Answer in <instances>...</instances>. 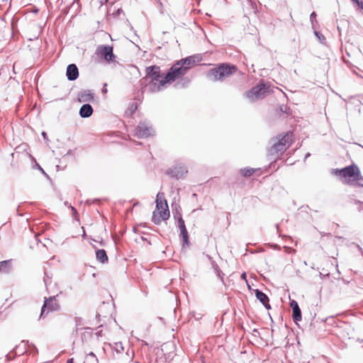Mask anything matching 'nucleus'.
I'll list each match as a JSON object with an SVG mask.
<instances>
[{
  "mask_svg": "<svg viewBox=\"0 0 363 363\" xmlns=\"http://www.w3.org/2000/svg\"><path fill=\"white\" fill-rule=\"evenodd\" d=\"M150 79V90L152 92L159 91L167 83L164 82V77L160 72V68L154 65L146 68V79Z\"/></svg>",
  "mask_w": 363,
  "mask_h": 363,
  "instance_id": "nucleus-1",
  "label": "nucleus"
},
{
  "mask_svg": "<svg viewBox=\"0 0 363 363\" xmlns=\"http://www.w3.org/2000/svg\"><path fill=\"white\" fill-rule=\"evenodd\" d=\"M237 69L235 65L223 63L216 68L211 69L207 73V77L213 81H221L234 74Z\"/></svg>",
  "mask_w": 363,
  "mask_h": 363,
  "instance_id": "nucleus-2",
  "label": "nucleus"
},
{
  "mask_svg": "<svg viewBox=\"0 0 363 363\" xmlns=\"http://www.w3.org/2000/svg\"><path fill=\"white\" fill-rule=\"evenodd\" d=\"M293 134L291 133H287L282 137L280 135L272 138V140L274 142L272 146L269 150V154L272 156L278 154L279 152L285 151L288 147H290L293 142Z\"/></svg>",
  "mask_w": 363,
  "mask_h": 363,
  "instance_id": "nucleus-3",
  "label": "nucleus"
},
{
  "mask_svg": "<svg viewBox=\"0 0 363 363\" xmlns=\"http://www.w3.org/2000/svg\"><path fill=\"white\" fill-rule=\"evenodd\" d=\"M332 173L342 178H353V180H356L359 186H363V177L355 164H351L342 169H334Z\"/></svg>",
  "mask_w": 363,
  "mask_h": 363,
  "instance_id": "nucleus-4",
  "label": "nucleus"
},
{
  "mask_svg": "<svg viewBox=\"0 0 363 363\" xmlns=\"http://www.w3.org/2000/svg\"><path fill=\"white\" fill-rule=\"evenodd\" d=\"M269 86L264 83H259L245 93L246 97L251 101L264 98L269 93Z\"/></svg>",
  "mask_w": 363,
  "mask_h": 363,
  "instance_id": "nucleus-5",
  "label": "nucleus"
},
{
  "mask_svg": "<svg viewBox=\"0 0 363 363\" xmlns=\"http://www.w3.org/2000/svg\"><path fill=\"white\" fill-rule=\"evenodd\" d=\"M187 72L188 71L179 60L170 67L164 77V82L170 83L174 82L176 79L185 75Z\"/></svg>",
  "mask_w": 363,
  "mask_h": 363,
  "instance_id": "nucleus-6",
  "label": "nucleus"
},
{
  "mask_svg": "<svg viewBox=\"0 0 363 363\" xmlns=\"http://www.w3.org/2000/svg\"><path fill=\"white\" fill-rule=\"evenodd\" d=\"M135 136L138 138H146L154 135L155 130L148 121H140L134 130Z\"/></svg>",
  "mask_w": 363,
  "mask_h": 363,
  "instance_id": "nucleus-7",
  "label": "nucleus"
},
{
  "mask_svg": "<svg viewBox=\"0 0 363 363\" xmlns=\"http://www.w3.org/2000/svg\"><path fill=\"white\" fill-rule=\"evenodd\" d=\"M156 208L160 211V214L163 220H167L169 218V211L166 199H164L163 193L159 192L156 198Z\"/></svg>",
  "mask_w": 363,
  "mask_h": 363,
  "instance_id": "nucleus-8",
  "label": "nucleus"
},
{
  "mask_svg": "<svg viewBox=\"0 0 363 363\" xmlns=\"http://www.w3.org/2000/svg\"><path fill=\"white\" fill-rule=\"evenodd\" d=\"M96 54L101 55L107 62L116 61V56L113 54V46L108 45H99L96 50Z\"/></svg>",
  "mask_w": 363,
  "mask_h": 363,
  "instance_id": "nucleus-9",
  "label": "nucleus"
},
{
  "mask_svg": "<svg viewBox=\"0 0 363 363\" xmlns=\"http://www.w3.org/2000/svg\"><path fill=\"white\" fill-rule=\"evenodd\" d=\"M46 308H48V313L50 311H57L60 310V306L57 301L55 296H50L48 298H45L44 304L41 308L40 318L43 316Z\"/></svg>",
  "mask_w": 363,
  "mask_h": 363,
  "instance_id": "nucleus-10",
  "label": "nucleus"
},
{
  "mask_svg": "<svg viewBox=\"0 0 363 363\" xmlns=\"http://www.w3.org/2000/svg\"><path fill=\"white\" fill-rule=\"evenodd\" d=\"M187 172L186 167L182 164H176L166 171L167 175L177 179L183 178Z\"/></svg>",
  "mask_w": 363,
  "mask_h": 363,
  "instance_id": "nucleus-11",
  "label": "nucleus"
},
{
  "mask_svg": "<svg viewBox=\"0 0 363 363\" xmlns=\"http://www.w3.org/2000/svg\"><path fill=\"white\" fill-rule=\"evenodd\" d=\"M202 60L199 55H194L179 60V62L184 66L185 69L189 71L191 68L195 67Z\"/></svg>",
  "mask_w": 363,
  "mask_h": 363,
  "instance_id": "nucleus-12",
  "label": "nucleus"
},
{
  "mask_svg": "<svg viewBox=\"0 0 363 363\" xmlns=\"http://www.w3.org/2000/svg\"><path fill=\"white\" fill-rule=\"evenodd\" d=\"M66 76L69 81H74L79 77V69L75 64H70L67 66Z\"/></svg>",
  "mask_w": 363,
  "mask_h": 363,
  "instance_id": "nucleus-13",
  "label": "nucleus"
},
{
  "mask_svg": "<svg viewBox=\"0 0 363 363\" xmlns=\"http://www.w3.org/2000/svg\"><path fill=\"white\" fill-rule=\"evenodd\" d=\"M255 295L256 298L262 303V305L264 306L266 309H271L269 299L267 294H265L259 289H255Z\"/></svg>",
  "mask_w": 363,
  "mask_h": 363,
  "instance_id": "nucleus-14",
  "label": "nucleus"
},
{
  "mask_svg": "<svg viewBox=\"0 0 363 363\" xmlns=\"http://www.w3.org/2000/svg\"><path fill=\"white\" fill-rule=\"evenodd\" d=\"M94 99V94L90 90H85L78 94V100L81 103L90 102Z\"/></svg>",
  "mask_w": 363,
  "mask_h": 363,
  "instance_id": "nucleus-15",
  "label": "nucleus"
},
{
  "mask_svg": "<svg viewBox=\"0 0 363 363\" xmlns=\"http://www.w3.org/2000/svg\"><path fill=\"white\" fill-rule=\"evenodd\" d=\"M93 108L89 104L82 105L79 109V116L86 118L90 117L93 113Z\"/></svg>",
  "mask_w": 363,
  "mask_h": 363,
  "instance_id": "nucleus-16",
  "label": "nucleus"
},
{
  "mask_svg": "<svg viewBox=\"0 0 363 363\" xmlns=\"http://www.w3.org/2000/svg\"><path fill=\"white\" fill-rule=\"evenodd\" d=\"M30 347L28 341L23 340L21 345L16 346L13 352L15 355H21L26 352L28 347Z\"/></svg>",
  "mask_w": 363,
  "mask_h": 363,
  "instance_id": "nucleus-17",
  "label": "nucleus"
},
{
  "mask_svg": "<svg viewBox=\"0 0 363 363\" xmlns=\"http://www.w3.org/2000/svg\"><path fill=\"white\" fill-rule=\"evenodd\" d=\"M11 269V259L0 262V273L8 274Z\"/></svg>",
  "mask_w": 363,
  "mask_h": 363,
  "instance_id": "nucleus-18",
  "label": "nucleus"
},
{
  "mask_svg": "<svg viewBox=\"0 0 363 363\" xmlns=\"http://www.w3.org/2000/svg\"><path fill=\"white\" fill-rule=\"evenodd\" d=\"M96 257L99 262L103 264L108 262V260L106 252L104 249L98 250L96 252Z\"/></svg>",
  "mask_w": 363,
  "mask_h": 363,
  "instance_id": "nucleus-19",
  "label": "nucleus"
},
{
  "mask_svg": "<svg viewBox=\"0 0 363 363\" xmlns=\"http://www.w3.org/2000/svg\"><path fill=\"white\" fill-rule=\"evenodd\" d=\"M180 236L183 239V247L189 245V234L186 228L180 230Z\"/></svg>",
  "mask_w": 363,
  "mask_h": 363,
  "instance_id": "nucleus-20",
  "label": "nucleus"
},
{
  "mask_svg": "<svg viewBox=\"0 0 363 363\" xmlns=\"http://www.w3.org/2000/svg\"><path fill=\"white\" fill-rule=\"evenodd\" d=\"M293 311V314H292V318H293V320L295 322V323H297L298 321H301V309L300 308H295Z\"/></svg>",
  "mask_w": 363,
  "mask_h": 363,
  "instance_id": "nucleus-21",
  "label": "nucleus"
},
{
  "mask_svg": "<svg viewBox=\"0 0 363 363\" xmlns=\"http://www.w3.org/2000/svg\"><path fill=\"white\" fill-rule=\"evenodd\" d=\"M255 172L256 169L254 168H243L240 169V174L245 177L252 176Z\"/></svg>",
  "mask_w": 363,
  "mask_h": 363,
  "instance_id": "nucleus-22",
  "label": "nucleus"
},
{
  "mask_svg": "<svg viewBox=\"0 0 363 363\" xmlns=\"http://www.w3.org/2000/svg\"><path fill=\"white\" fill-rule=\"evenodd\" d=\"M85 360L88 363H99V359L93 352L86 355Z\"/></svg>",
  "mask_w": 363,
  "mask_h": 363,
  "instance_id": "nucleus-23",
  "label": "nucleus"
},
{
  "mask_svg": "<svg viewBox=\"0 0 363 363\" xmlns=\"http://www.w3.org/2000/svg\"><path fill=\"white\" fill-rule=\"evenodd\" d=\"M212 266H213V270L216 273L217 276L220 279V280L222 281H223L224 274L221 272L218 265L214 261H213Z\"/></svg>",
  "mask_w": 363,
  "mask_h": 363,
  "instance_id": "nucleus-24",
  "label": "nucleus"
},
{
  "mask_svg": "<svg viewBox=\"0 0 363 363\" xmlns=\"http://www.w3.org/2000/svg\"><path fill=\"white\" fill-rule=\"evenodd\" d=\"M315 35L318 38L319 42L322 44H325L326 39L325 36L318 31L314 32Z\"/></svg>",
  "mask_w": 363,
  "mask_h": 363,
  "instance_id": "nucleus-25",
  "label": "nucleus"
},
{
  "mask_svg": "<svg viewBox=\"0 0 363 363\" xmlns=\"http://www.w3.org/2000/svg\"><path fill=\"white\" fill-rule=\"evenodd\" d=\"M177 226L178 228L181 230V229H184V228H186V225H185V223H184V220H183V218H182V216L181 214L179 213V218H178V223H177Z\"/></svg>",
  "mask_w": 363,
  "mask_h": 363,
  "instance_id": "nucleus-26",
  "label": "nucleus"
},
{
  "mask_svg": "<svg viewBox=\"0 0 363 363\" xmlns=\"http://www.w3.org/2000/svg\"><path fill=\"white\" fill-rule=\"evenodd\" d=\"M113 348L118 353H121L123 351V346L121 342H116Z\"/></svg>",
  "mask_w": 363,
  "mask_h": 363,
  "instance_id": "nucleus-27",
  "label": "nucleus"
},
{
  "mask_svg": "<svg viewBox=\"0 0 363 363\" xmlns=\"http://www.w3.org/2000/svg\"><path fill=\"white\" fill-rule=\"evenodd\" d=\"M162 220V218L161 216L160 217H158L155 214V212L153 213L152 221L154 222V223L157 225V224L160 223Z\"/></svg>",
  "mask_w": 363,
  "mask_h": 363,
  "instance_id": "nucleus-28",
  "label": "nucleus"
},
{
  "mask_svg": "<svg viewBox=\"0 0 363 363\" xmlns=\"http://www.w3.org/2000/svg\"><path fill=\"white\" fill-rule=\"evenodd\" d=\"M189 82H190L189 79V78H187V77H185V78L182 79L181 80V82H179L177 84V85H179V84H180V83H182V86H186V85L189 84Z\"/></svg>",
  "mask_w": 363,
  "mask_h": 363,
  "instance_id": "nucleus-29",
  "label": "nucleus"
},
{
  "mask_svg": "<svg viewBox=\"0 0 363 363\" xmlns=\"http://www.w3.org/2000/svg\"><path fill=\"white\" fill-rule=\"evenodd\" d=\"M310 19H311V23H312L313 26L314 25V23H317V21H316V13H315V11L311 13V14L310 16Z\"/></svg>",
  "mask_w": 363,
  "mask_h": 363,
  "instance_id": "nucleus-30",
  "label": "nucleus"
},
{
  "mask_svg": "<svg viewBox=\"0 0 363 363\" xmlns=\"http://www.w3.org/2000/svg\"><path fill=\"white\" fill-rule=\"evenodd\" d=\"M130 111V113H133L135 110L137 109V104L135 103H132L130 105V107L128 108Z\"/></svg>",
  "mask_w": 363,
  "mask_h": 363,
  "instance_id": "nucleus-31",
  "label": "nucleus"
},
{
  "mask_svg": "<svg viewBox=\"0 0 363 363\" xmlns=\"http://www.w3.org/2000/svg\"><path fill=\"white\" fill-rule=\"evenodd\" d=\"M290 306L292 308V310L298 308V304L295 300H292L290 303Z\"/></svg>",
  "mask_w": 363,
  "mask_h": 363,
  "instance_id": "nucleus-32",
  "label": "nucleus"
},
{
  "mask_svg": "<svg viewBox=\"0 0 363 363\" xmlns=\"http://www.w3.org/2000/svg\"><path fill=\"white\" fill-rule=\"evenodd\" d=\"M30 347H31V353H33V354H36L38 353V349L34 345H30L29 348Z\"/></svg>",
  "mask_w": 363,
  "mask_h": 363,
  "instance_id": "nucleus-33",
  "label": "nucleus"
},
{
  "mask_svg": "<svg viewBox=\"0 0 363 363\" xmlns=\"http://www.w3.org/2000/svg\"><path fill=\"white\" fill-rule=\"evenodd\" d=\"M46 278H44V282L46 288L48 289V284L51 283L50 279L48 277V276L45 274Z\"/></svg>",
  "mask_w": 363,
  "mask_h": 363,
  "instance_id": "nucleus-34",
  "label": "nucleus"
},
{
  "mask_svg": "<svg viewBox=\"0 0 363 363\" xmlns=\"http://www.w3.org/2000/svg\"><path fill=\"white\" fill-rule=\"evenodd\" d=\"M13 352V351L9 354H6V359L7 361H11L12 360L14 357L16 356L15 354L13 355L11 354V353Z\"/></svg>",
  "mask_w": 363,
  "mask_h": 363,
  "instance_id": "nucleus-35",
  "label": "nucleus"
},
{
  "mask_svg": "<svg viewBox=\"0 0 363 363\" xmlns=\"http://www.w3.org/2000/svg\"><path fill=\"white\" fill-rule=\"evenodd\" d=\"M203 316V314L201 313H196L195 312H194V314H193V317L196 319V320H199L202 318Z\"/></svg>",
  "mask_w": 363,
  "mask_h": 363,
  "instance_id": "nucleus-36",
  "label": "nucleus"
},
{
  "mask_svg": "<svg viewBox=\"0 0 363 363\" xmlns=\"http://www.w3.org/2000/svg\"><path fill=\"white\" fill-rule=\"evenodd\" d=\"M121 13H123V9L119 8L113 13V15L115 16H118Z\"/></svg>",
  "mask_w": 363,
  "mask_h": 363,
  "instance_id": "nucleus-37",
  "label": "nucleus"
},
{
  "mask_svg": "<svg viewBox=\"0 0 363 363\" xmlns=\"http://www.w3.org/2000/svg\"><path fill=\"white\" fill-rule=\"evenodd\" d=\"M354 3L357 4L360 9H363V1H362L358 0L357 2H354Z\"/></svg>",
  "mask_w": 363,
  "mask_h": 363,
  "instance_id": "nucleus-38",
  "label": "nucleus"
},
{
  "mask_svg": "<svg viewBox=\"0 0 363 363\" xmlns=\"http://www.w3.org/2000/svg\"><path fill=\"white\" fill-rule=\"evenodd\" d=\"M99 201V200H98V199H94L91 202L90 201V200H88L87 203L91 204V203H98Z\"/></svg>",
  "mask_w": 363,
  "mask_h": 363,
  "instance_id": "nucleus-39",
  "label": "nucleus"
},
{
  "mask_svg": "<svg viewBox=\"0 0 363 363\" xmlns=\"http://www.w3.org/2000/svg\"><path fill=\"white\" fill-rule=\"evenodd\" d=\"M252 333H253L254 335H257L259 334V333L257 329H254L253 331H252Z\"/></svg>",
  "mask_w": 363,
  "mask_h": 363,
  "instance_id": "nucleus-40",
  "label": "nucleus"
},
{
  "mask_svg": "<svg viewBox=\"0 0 363 363\" xmlns=\"http://www.w3.org/2000/svg\"><path fill=\"white\" fill-rule=\"evenodd\" d=\"M246 277H247V276H246V274L245 272L241 274V278L242 279L246 280Z\"/></svg>",
  "mask_w": 363,
  "mask_h": 363,
  "instance_id": "nucleus-41",
  "label": "nucleus"
},
{
  "mask_svg": "<svg viewBox=\"0 0 363 363\" xmlns=\"http://www.w3.org/2000/svg\"><path fill=\"white\" fill-rule=\"evenodd\" d=\"M67 363H74L73 358L68 359Z\"/></svg>",
  "mask_w": 363,
  "mask_h": 363,
  "instance_id": "nucleus-42",
  "label": "nucleus"
},
{
  "mask_svg": "<svg viewBox=\"0 0 363 363\" xmlns=\"http://www.w3.org/2000/svg\"><path fill=\"white\" fill-rule=\"evenodd\" d=\"M79 320H80V318H76V323H77V325H79Z\"/></svg>",
  "mask_w": 363,
  "mask_h": 363,
  "instance_id": "nucleus-43",
  "label": "nucleus"
},
{
  "mask_svg": "<svg viewBox=\"0 0 363 363\" xmlns=\"http://www.w3.org/2000/svg\"><path fill=\"white\" fill-rule=\"evenodd\" d=\"M79 320H80V318H76V323H77V325H79Z\"/></svg>",
  "mask_w": 363,
  "mask_h": 363,
  "instance_id": "nucleus-44",
  "label": "nucleus"
},
{
  "mask_svg": "<svg viewBox=\"0 0 363 363\" xmlns=\"http://www.w3.org/2000/svg\"><path fill=\"white\" fill-rule=\"evenodd\" d=\"M42 135H43V137L45 139V138H46V137H47V134H46V133H45V132H43V133H42Z\"/></svg>",
  "mask_w": 363,
  "mask_h": 363,
  "instance_id": "nucleus-45",
  "label": "nucleus"
},
{
  "mask_svg": "<svg viewBox=\"0 0 363 363\" xmlns=\"http://www.w3.org/2000/svg\"><path fill=\"white\" fill-rule=\"evenodd\" d=\"M357 247H358L359 251L361 252L362 255H363V250H362V247L359 245H357Z\"/></svg>",
  "mask_w": 363,
  "mask_h": 363,
  "instance_id": "nucleus-46",
  "label": "nucleus"
},
{
  "mask_svg": "<svg viewBox=\"0 0 363 363\" xmlns=\"http://www.w3.org/2000/svg\"><path fill=\"white\" fill-rule=\"evenodd\" d=\"M311 155V154L309 152H308L306 156H305V160L307 159L309 156Z\"/></svg>",
  "mask_w": 363,
  "mask_h": 363,
  "instance_id": "nucleus-47",
  "label": "nucleus"
},
{
  "mask_svg": "<svg viewBox=\"0 0 363 363\" xmlns=\"http://www.w3.org/2000/svg\"><path fill=\"white\" fill-rule=\"evenodd\" d=\"M72 209L74 213H77V210L74 207H72Z\"/></svg>",
  "mask_w": 363,
  "mask_h": 363,
  "instance_id": "nucleus-48",
  "label": "nucleus"
},
{
  "mask_svg": "<svg viewBox=\"0 0 363 363\" xmlns=\"http://www.w3.org/2000/svg\"><path fill=\"white\" fill-rule=\"evenodd\" d=\"M102 91H103L104 93H106V92L107 91V90H106V89L105 87H104V89H103Z\"/></svg>",
  "mask_w": 363,
  "mask_h": 363,
  "instance_id": "nucleus-49",
  "label": "nucleus"
},
{
  "mask_svg": "<svg viewBox=\"0 0 363 363\" xmlns=\"http://www.w3.org/2000/svg\"><path fill=\"white\" fill-rule=\"evenodd\" d=\"M37 166H38V169H40V170L41 171V169H42V168L40 167V166L39 164H37Z\"/></svg>",
  "mask_w": 363,
  "mask_h": 363,
  "instance_id": "nucleus-50",
  "label": "nucleus"
},
{
  "mask_svg": "<svg viewBox=\"0 0 363 363\" xmlns=\"http://www.w3.org/2000/svg\"><path fill=\"white\" fill-rule=\"evenodd\" d=\"M41 172L42 173H43L44 174H46L45 172H44V170L43 169H41Z\"/></svg>",
  "mask_w": 363,
  "mask_h": 363,
  "instance_id": "nucleus-51",
  "label": "nucleus"
},
{
  "mask_svg": "<svg viewBox=\"0 0 363 363\" xmlns=\"http://www.w3.org/2000/svg\"><path fill=\"white\" fill-rule=\"evenodd\" d=\"M276 228H277V230H279V224H277V225H276Z\"/></svg>",
  "mask_w": 363,
  "mask_h": 363,
  "instance_id": "nucleus-52",
  "label": "nucleus"
},
{
  "mask_svg": "<svg viewBox=\"0 0 363 363\" xmlns=\"http://www.w3.org/2000/svg\"><path fill=\"white\" fill-rule=\"evenodd\" d=\"M104 3V1H101V4L103 5Z\"/></svg>",
  "mask_w": 363,
  "mask_h": 363,
  "instance_id": "nucleus-53",
  "label": "nucleus"
},
{
  "mask_svg": "<svg viewBox=\"0 0 363 363\" xmlns=\"http://www.w3.org/2000/svg\"><path fill=\"white\" fill-rule=\"evenodd\" d=\"M352 2H357L358 1V0H352Z\"/></svg>",
  "mask_w": 363,
  "mask_h": 363,
  "instance_id": "nucleus-54",
  "label": "nucleus"
},
{
  "mask_svg": "<svg viewBox=\"0 0 363 363\" xmlns=\"http://www.w3.org/2000/svg\"><path fill=\"white\" fill-rule=\"evenodd\" d=\"M108 0H104V3H107Z\"/></svg>",
  "mask_w": 363,
  "mask_h": 363,
  "instance_id": "nucleus-55",
  "label": "nucleus"
}]
</instances>
